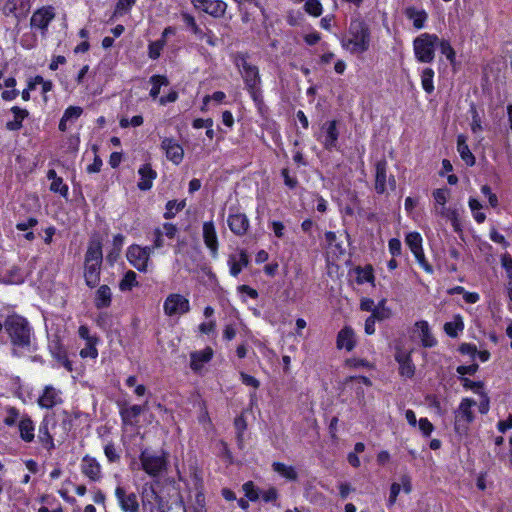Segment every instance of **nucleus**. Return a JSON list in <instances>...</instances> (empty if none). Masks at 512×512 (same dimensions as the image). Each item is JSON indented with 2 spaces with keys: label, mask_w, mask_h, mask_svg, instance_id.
Returning <instances> with one entry per match:
<instances>
[{
  "label": "nucleus",
  "mask_w": 512,
  "mask_h": 512,
  "mask_svg": "<svg viewBox=\"0 0 512 512\" xmlns=\"http://www.w3.org/2000/svg\"><path fill=\"white\" fill-rule=\"evenodd\" d=\"M143 124V117L141 115L133 116L131 119L122 118L120 120V126L122 128H127L129 126L138 127Z\"/></svg>",
  "instance_id": "nucleus-56"
},
{
  "label": "nucleus",
  "mask_w": 512,
  "mask_h": 512,
  "mask_svg": "<svg viewBox=\"0 0 512 512\" xmlns=\"http://www.w3.org/2000/svg\"><path fill=\"white\" fill-rule=\"evenodd\" d=\"M462 383H463V387L467 390H471L478 395H481L484 393L483 384L481 382H475L468 378H463Z\"/></svg>",
  "instance_id": "nucleus-54"
},
{
  "label": "nucleus",
  "mask_w": 512,
  "mask_h": 512,
  "mask_svg": "<svg viewBox=\"0 0 512 512\" xmlns=\"http://www.w3.org/2000/svg\"><path fill=\"white\" fill-rule=\"evenodd\" d=\"M30 8V0H7L3 7V13L6 16L12 15L17 21H20L27 16Z\"/></svg>",
  "instance_id": "nucleus-14"
},
{
  "label": "nucleus",
  "mask_w": 512,
  "mask_h": 512,
  "mask_svg": "<svg viewBox=\"0 0 512 512\" xmlns=\"http://www.w3.org/2000/svg\"><path fill=\"white\" fill-rule=\"evenodd\" d=\"M212 356L213 350L210 347H206L201 351L191 353V369L194 371H199L204 366L205 363L211 360Z\"/></svg>",
  "instance_id": "nucleus-27"
},
{
  "label": "nucleus",
  "mask_w": 512,
  "mask_h": 512,
  "mask_svg": "<svg viewBox=\"0 0 512 512\" xmlns=\"http://www.w3.org/2000/svg\"><path fill=\"white\" fill-rule=\"evenodd\" d=\"M226 9L227 4L222 0H209V2L202 8L205 13L215 18L224 16Z\"/></svg>",
  "instance_id": "nucleus-35"
},
{
  "label": "nucleus",
  "mask_w": 512,
  "mask_h": 512,
  "mask_svg": "<svg viewBox=\"0 0 512 512\" xmlns=\"http://www.w3.org/2000/svg\"><path fill=\"white\" fill-rule=\"evenodd\" d=\"M464 329V323L460 315H455L453 320L445 323L444 331L450 337H456L458 332Z\"/></svg>",
  "instance_id": "nucleus-38"
},
{
  "label": "nucleus",
  "mask_w": 512,
  "mask_h": 512,
  "mask_svg": "<svg viewBox=\"0 0 512 512\" xmlns=\"http://www.w3.org/2000/svg\"><path fill=\"white\" fill-rule=\"evenodd\" d=\"M47 177L51 180L50 190L54 193H59L63 197L68 195V186L63 182L61 177H58L56 171L51 169L47 173Z\"/></svg>",
  "instance_id": "nucleus-34"
},
{
  "label": "nucleus",
  "mask_w": 512,
  "mask_h": 512,
  "mask_svg": "<svg viewBox=\"0 0 512 512\" xmlns=\"http://www.w3.org/2000/svg\"><path fill=\"white\" fill-rule=\"evenodd\" d=\"M55 14L52 7H43L35 11L31 17V27L45 31Z\"/></svg>",
  "instance_id": "nucleus-17"
},
{
  "label": "nucleus",
  "mask_w": 512,
  "mask_h": 512,
  "mask_svg": "<svg viewBox=\"0 0 512 512\" xmlns=\"http://www.w3.org/2000/svg\"><path fill=\"white\" fill-rule=\"evenodd\" d=\"M271 228L274 233V235L277 238H283L285 236V226L280 221H272L271 222Z\"/></svg>",
  "instance_id": "nucleus-64"
},
{
  "label": "nucleus",
  "mask_w": 512,
  "mask_h": 512,
  "mask_svg": "<svg viewBox=\"0 0 512 512\" xmlns=\"http://www.w3.org/2000/svg\"><path fill=\"white\" fill-rule=\"evenodd\" d=\"M355 346L354 332L349 327H344L337 336V348L351 351Z\"/></svg>",
  "instance_id": "nucleus-31"
},
{
  "label": "nucleus",
  "mask_w": 512,
  "mask_h": 512,
  "mask_svg": "<svg viewBox=\"0 0 512 512\" xmlns=\"http://www.w3.org/2000/svg\"><path fill=\"white\" fill-rule=\"evenodd\" d=\"M342 47L351 54H362L370 46V30L367 24L360 20H352L347 35L341 41Z\"/></svg>",
  "instance_id": "nucleus-2"
},
{
  "label": "nucleus",
  "mask_w": 512,
  "mask_h": 512,
  "mask_svg": "<svg viewBox=\"0 0 512 512\" xmlns=\"http://www.w3.org/2000/svg\"><path fill=\"white\" fill-rule=\"evenodd\" d=\"M243 491L245 493V496L251 501H256L260 497L257 489L255 488L253 482L251 481L246 482L243 485Z\"/></svg>",
  "instance_id": "nucleus-55"
},
{
  "label": "nucleus",
  "mask_w": 512,
  "mask_h": 512,
  "mask_svg": "<svg viewBox=\"0 0 512 512\" xmlns=\"http://www.w3.org/2000/svg\"><path fill=\"white\" fill-rule=\"evenodd\" d=\"M96 343L97 341L86 342V346L80 351V356L82 358H97L98 350L96 348Z\"/></svg>",
  "instance_id": "nucleus-51"
},
{
  "label": "nucleus",
  "mask_w": 512,
  "mask_h": 512,
  "mask_svg": "<svg viewBox=\"0 0 512 512\" xmlns=\"http://www.w3.org/2000/svg\"><path fill=\"white\" fill-rule=\"evenodd\" d=\"M18 429L20 433V438L27 443H30L35 438V425L32 419L28 415H22L19 423Z\"/></svg>",
  "instance_id": "nucleus-23"
},
{
  "label": "nucleus",
  "mask_w": 512,
  "mask_h": 512,
  "mask_svg": "<svg viewBox=\"0 0 512 512\" xmlns=\"http://www.w3.org/2000/svg\"><path fill=\"white\" fill-rule=\"evenodd\" d=\"M185 206V202H177V201H169L166 205V212L164 217L166 219L172 218L175 215V212L182 210Z\"/></svg>",
  "instance_id": "nucleus-53"
},
{
  "label": "nucleus",
  "mask_w": 512,
  "mask_h": 512,
  "mask_svg": "<svg viewBox=\"0 0 512 512\" xmlns=\"http://www.w3.org/2000/svg\"><path fill=\"white\" fill-rule=\"evenodd\" d=\"M102 260L101 241L97 238H92L89 241L84 262V279L86 284L91 288L97 286L100 281Z\"/></svg>",
  "instance_id": "nucleus-3"
},
{
  "label": "nucleus",
  "mask_w": 512,
  "mask_h": 512,
  "mask_svg": "<svg viewBox=\"0 0 512 512\" xmlns=\"http://www.w3.org/2000/svg\"><path fill=\"white\" fill-rule=\"evenodd\" d=\"M81 472L85 475L90 481L98 482L102 478V468L100 463L89 455H85L81 461Z\"/></svg>",
  "instance_id": "nucleus-15"
},
{
  "label": "nucleus",
  "mask_w": 512,
  "mask_h": 512,
  "mask_svg": "<svg viewBox=\"0 0 512 512\" xmlns=\"http://www.w3.org/2000/svg\"><path fill=\"white\" fill-rule=\"evenodd\" d=\"M234 427L236 430V438L240 448L243 447L244 433L247 429V422L243 415H240L234 420Z\"/></svg>",
  "instance_id": "nucleus-43"
},
{
  "label": "nucleus",
  "mask_w": 512,
  "mask_h": 512,
  "mask_svg": "<svg viewBox=\"0 0 512 512\" xmlns=\"http://www.w3.org/2000/svg\"><path fill=\"white\" fill-rule=\"evenodd\" d=\"M325 240L328 245V253L333 254L336 258L344 255L345 248L341 241L338 240L336 234L332 231L325 233Z\"/></svg>",
  "instance_id": "nucleus-33"
},
{
  "label": "nucleus",
  "mask_w": 512,
  "mask_h": 512,
  "mask_svg": "<svg viewBox=\"0 0 512 512\" xmlns=\"http://www.w3.org/2000/svg\"><path fill=\"white\" fill-rule=\"evenodd\" d=\"M140 181L138 182V188L146 191L151 189L154 179L157 177V173L152 169L150 164H144L139 168Z\"/></svg>",
  "instance_id": "nucleus-24"
},
{
  "label": "nucleus",
  "mask_w": 512,
  "mask_h": 512,
  "mask_svg": "<svg viewBox=\"0 0 512 512\" xmlns=\"http://www.w3.org/2000/svg\"><path fill=\"white\" fill-rule=\"evenodd\" d=\"M227 223L230 230L238 236L245 235L249 228V220L246 215L242 213L229 215Z\"/></svg>",
  "instance_id": "nucleus-21"
},
{
  "label": "nucleus",
  "mask_w": 512,
  "mask_h": 512,
  "mask_svg": "<svg viewBox=\"0 0 512 512\" xmlns=\"http://www.w3.org/2000/svg\"><path fill=\"white\" fill-rule=\"evenodd\" d=\"M386 300H381L371 314L376 320H385L391 316V310L385 306Z\"/></svg>",
  "instance_id": "nucleus-49"
},
{
  "label": "nucleus",
  "mask_w": 512,
  "mask_h": 512,
  "mask_svg": "<svg viewBox=\"0 0 512 512\" xmlns=\"http://www.w3.org/2000/svg\"><path fill=\"white\" fill-rule=\"evenodd\" d=\"M164 313L167 316L183 315L190 310L189 300L178 293L167 296L163 304Z\"/></svg>",
  "instance_id": "nucleus-11"
},
{
  "label": "nucleus",
  "mask_w": 512,
  "mask_h": 512,
  "mask_svg": "<svg viewBox=\"0 0 512 512\" xmlns=\"http://www.w3.org/2000/svg\"><path fill=\"white\" fill-rule=\"evenodd\" d=\"M501 265L505 269L509 281H512V258L509 254L502 255Z\"/></svg>",
  "instance_id": "nucleus-59"
},
{
  "label": "nucleus",
  "mask_w": 512,
  "mask_h": 512,
  "mask_svg": "<svg viewBox=\"0 0 512 512\" xmlns=\"http://www.w3.org/2000/svg\"><path fill=\"white\" fill-rule=\"evenodd\" d=\"M387 186L391 190L396 189V179L393 175H387V162L382 159L375 164V191L383 194L387 191Z\"/></svg>",
  "instance_id": "nucleus-10"
},
{
  "label": "nucleus",
  "mask_w": 512,
  "mask_h": 512,
  "mask_svg": "<svg viewBox=\"0 0 512 512\" xmlns=\"http://www.w3.org/2000/svg\"><path fill=\"white\" fill-rule=\"evenodd\" d=\"M83 113V109L79 106H69L60 119L59 130L64 132L70 124H73Z\"/></svg>",
  "instance_id": "nucleus-28"
},
{
  "label": "nucleus",
  "mask_w": 512,
  "mask_h": 512,
  "mask_svg": "<svg viewBox=\"0 0 512 512\" xmlns=\"http://www.w3.org/2000/svg\"><path fill=\"white\" fill-rule=\"evenodd\" d=\"M161 149L165 152L168 160L178 165L184 157L182 146L173 138H164L161 142Z\"/></svg>",
  "instance_id": "nucleus-16"
},
{
  "label": "nucleus",
  "mask_w": 512,
  "mask_h": 512,
  "mask_svg": "<svg viewBox=\"0 0 512 512\" xmlns=\"http://www.w3.org/2000/svg\"><path fill=\"white\" fill-rule=\"evenodd\" d=\"M325 132L324 139L322 141L324 147L328 150L336 147L338 140V131L336 126V121H329L325 123L322 127Z\"/></svg>",
  "instance_id": "nucleus-25"
},
{
  "label": "nucleus",
  "mask_w": 512,
  "mask_h": 512,
  "mask_svg": "<svg viewBox=\"0 0 512 512\" xmlns=\"http://www.w3.org/2000/svg\"><path fill=\"white\" fill-rule=\"evenodd\" d=\"M356 274H357L356 281L358 284L372 282L374 279L373 270H372L371 266H366L364 268H361V267L356 268Z\"/></svg>",
  "instance_id": "nucleus-46"
},
{
  "label": "nucleus",
  "mask_w": 512,
  "mask_h": 512,
  "mask_svg": "<svg viewBox=\"0 0 512 512\" xmlns=\"http://www.w3.org/2000/svg\"><path fill=\"white\" fill-rule=\"evenodd\" d=\"M346 366L350 367V368H371L372 365L364 360V359H359V358H351V359H347L346 362H345Z\"/></svg>",
  "instance_id": "nucleus-58"
},
{
  "label": "nucleus",
  "mask_w": 512,
  "mask_h": 512,
  "mask_svg": "<svg viewBox=\"0 0 512 512\" xmlns=\"http://www.w3.org/2000/svg\"><path fill=\"white\" fill-rule=\"evenodd\" d=\"M203 240L206 247L210 250L213 257L218 253V237L215 225L212 221L203 223Z\"/></svg>",
  "instance_id": "nucleus-18"
},
{
  "label": "nucleus",
  "mask_w": 512,
  "mask_h": 512,
  "mask_svg": "<svg viewBox=\"0 0 512 512\" xmlns=\"http://www.w3.org/2000/svg\"><path fill=\"white\" fill-rule=\"evenodd\" d=\"M150 82L152 84V88L149 94L153 99L158 97L162 86H167L169 84L168 79L163 75H153L150 78Z\"/></svg>",
  "instance_id": "nucleus-41"
},
{
  "label": "nucleus",
  "mask_w": 512,
  "mask_h": 512,
  "mask_svg": "<svg viewBox=\"0 0 512 512\" xmlns=\"http://www.w3.org/2000/svg\"><path fill=\"white\" fill-rule=\"evenodd\" d=\"M235 65L240 71L244 80L246 89L253 88L254 86H260L261 78L257 66L252 65L246 55L237 54L235 56Z\"/></svg>",
  "instance_id": "nucleus-9"
},
{
  "label": "nucleus",
  "mask_w": 512,
  "mask_h": 512,
  "mask_svg": "<svg viewBox=\"0 0 512 512\" xmlns=\"http://www.w3.org/2000/svg\"><path fill=\"white\" fill-rule=\"evenodd\" d=\"M104 453L109 462H116L120 458L119 454L116 451L114 444H111V443L107 444L104 447Z\"/></svg>",
  "instance_id": "nucleus-61"
},
{
  "label": "nucleus",
  "mask_w": 512,
  "mask_h": 512,
  "mask_svg": "<svg viewBox=\"0 0 512 512\" xmlns=\"http://www.w3.org/2000/svg\"><path fill=\"white\" fill-rule=\"evenodd\" d=\"M434 71L432 68H424L421 72V86L423 88V90L428 93V94H431L433 91H434V83H433V79H434Z\"/></svg>",
  "instance_id": "nucleus-39"
},
{
  "label": "nucleus",
  "mask_w": 512,
  "mask_h": 512,
  "mask_svg": "<svg viewBox=\"0 0 512 512\" xmlns=\"http://www.w3.org/2000/svg\"><path fill=\"white\" fill-rule=\"evenodd\" d=\"M183 21L190 28L191 32L198 38L203 40L204 31L196 24L195 18L190 14L182 15Z\"/></svg>",
  "instance_id": "nucleus-45"
},
{
  "label": "nucleus",
  "mask_w": 512,
  "mask_h": 512,
  "mask_svg": "<svg viewBox=\"0 0 512 512\" xmlns=\"http://www.w3.org/2000/svg\"><path fill=\"white\" fill-rule=\"evenodd\" d=\"M112 303V291L108 285H101L95 292L94 305L97 309L108 308Z\"/></svg>",
  "instance_id": "nucleus-26"
},
{
  "label": "nucleus",
  "mask_w": 512,
  "mask_h": 512,
  "mask_svg": "<svg viewBox=\"0 0 512 512\" xmlns=\"http://www.w3.org/2000/svg\"><path fill=\"white\" fill-rule=\"evenodd\" d=\"M4 412H5V415L3 418V423L6 426L11 427V426H14L17 423H19V420L22 415H20V412L18 409H16L15 407H6Z\"/></svg>",
  "instance_id": "nucleus-44"
},
{
  "label": "nucleus",
  "mask_w": 512,
  "mask_h": 512,
  "mask_svg": "<svg viewBox=\"0 0 512 512\" xmlns=\"http://www.w3.org/2000/svg\"><path fill=\"white\" fill-rule=\"evenodd\" d=\"M395 359L399 363V373L401 376L411 378L415 373V366L411 360V353L398 349Z\"/></svg>",
  "instance_id": "nucleus-19"
},
{
  "label": "nucleus",
  "mask_w": 512,
  "mask_h": 512,
  "mask_svg": "<svg viewBox=\"0 0 512 512\" xmlns=\"http://www.w3.org/2000/svg\"><path fill=\"white\" fill-rule=\"evenodd\" d=\"M457 151L466 165L473 166L475 164V157L467 145V137L462 134L457 137Z\"/></svg>",
  "instance_id": "nucleus-32"
},
{
  "label": "nucleus",
  "mask_w": 512,
  "mask_h": 512,
  "mask_svg": "<svg viewBox=\"0 0 512 512\" xmlns=\"http://www.w3.org/2000/svg\"><path fill=\"white\" fill-rule=\"evenodd\" d=\"M144 408L140 405H132L126 408H123L120 412L122 420L125 423H131L133 419L137 418L142 412Z\"/></svg>",
  "instance_id": "nucleus-42"
},
{
  "label": "nucleus",
  "mask_w": 512,
  "mask_h": 512,
  "mask_svg": "<svg viewBox=\"0 0 512 512\" xmlns=\"http://www.w3.org/2000/svg\"><path fill=\"white\" fill-rule=\"evenodd\" d=\"M388 248H389V252L393 255V256H398L401 254V248H402V245H401V241L397 238H392L389 240V243H388Z\"/></svg>",
  "instance_id": "nucleus-63"
},
{
  "label": "nucleus",
  "mask_w": 512,
  "mask_h": 512,
  "mask_svg": "<svg viewBox=\"0 0 512 512\" xmlns=\"http://www.w3.org/2000/svg\"><path fill=\"white\" fill-rule=\"evenodd\" d=\"M404 15L413 23L416 30H421L425 27L428 20V14L424 9H418L414 6H408L404 9Z\"/></svg>",
  "instance_id": "nucleus-20"
},
{
  "label": "nucleus",
  "mask_w": 512,
  "mask_h": 512,
  "mask_svg": "<svg viewBox=\"0 0 512 512\" xmlns=\"http://www.w3.org/2000/svg\"><path fill=\"white\" fill-rule=\"evenodd\" d=\"M71 429V422L64 418L59 424H56L52 417H44L38 430L39 442L48 450L55 448L54 438L64 441Z\"/></svg>",
  "instance_id": "nucleus-4"
},
{
  "label": "nucleus",
  "mask_w": 512,
  "mask_h": 512,
  "mask_svg": "<svg viewBox=\"0 0 512 512\" xmlns=\"http://www.w3.org/2000/svg\"><path fill=\"white\" fill-rule=\"evenodd\" d=\"M405 242L410 248L411 252L422 248V237L418 232H410L407 234Z\"/></svg>",
  "instance_id": "nucleus-47"
},
{
  "label": "nucleus",
  "mask_w": 512,
  "mask_h": 512,
  "mask_svg": "<svg viewBox=\"0 0 512 512\" xmlns=\"http://www.w3.org/2000/svg\"><path fill=\"white\" fill-rule=\"evenodd\" d=\"M440 47L441 53L446 56L447 60H449L450 63H454L456 59V53L451 46L450 42L445 39H439L438 45Z\"/></svg>",
  "instance_id": "nucleus-48"
},
{
  "label": "nucleus",
  "mask_w": 512,
  "mask_h": 512,
  "mask_svg": "<svg viewBox=\"0 0 512 512\" xmlns=\"http://www.w3.org/2000/svg\"><path fill=\"white\" fill-rule=\"evenodd\" d=\"M141 468L150 477H158L166 471L167 453L159 450L144 449L139 456Z\"/></svg>",
  "instance_id": "nucleus-6"
},
{
  "label": "nucleus",
  "mask_w": 512,
  "mask_h": 512,
  "mask_svg": "<svg viewBox=\"0 0 512 512\" xmlns=\"http://www.w3.org/2000/svg\"><path fill=\"white\" fill-rule=\"evenodd\" d=\"M4 328L12 344V354L22 357L34 350L33 329L26 318L18 315H9L4 322Z\"/></svg>",
  "instance_id": "nucleus-1"
},
{
  "label": "nucleus",
  "mask_w": 512,
  "mask_h": 512,
  "mask_svg": "<svg viewBox=\"0 0 512 512\" xmlns=\"http://www.w3.org/2000/svg\"><path fill=\"white\" fill-rule=\"evenodd\" d=\"M439 42L436 34L421 33L412 42L414 57L419 63H432L435 59V51Z\"/></svg>",
  "instance_id": "nucleus-5"
},
{
  "label": "nucleus",
  "mask_w": 512,
  "mask_h": 512,
  "mask_svg": "<svg viewBox=\"0 0 512 512\" xmlns=\"http://www.w3.org/2000/svg\"><path fill=\"white\" fill-rule=\"evenodd\" d=\"M249 264L248 255L245 251H241L238 257L232 255L229 257L228 265L230 274L234 277L238 276L244 267Z\"/></svg>",
  "instance_id": "nucleus-29"
},
{
  "label": "nucleus",
  "mask_w": 512,
  "mask_h": 512,
  "mask_svg": "<svg viewBox=\"0 0 512 512\" xmlns=\"http://www.w3.org/2000/svg\"><path fill=\"white\" fill-rule=\"evenodd\" d=\"M165 46V40H158L149 44L148 55L151 59H157Z\"/></svg>",
  "instance_id": "nucleus-52"
},
{
  "label": "nucleus",
  "mask_w": 512,
  "mask_h": 512,
  "mask_svg": "<svg viewBox=\"0 0 512 512\" xmlns=\"http://www.w3.org/2000/svg\"><path fill=\"white\" fill-rule=\"evenodd\" d=\"M12 113L14 114V120L6 123V128L10 131H17L22 127V121L28 116V111L26 109H22L18 106H13L11 108Z\"/></svg>",
  "instance_id": "nucleus-36"
},
{
  "label": "nucleus",
  "mask_w": 512,
  "mask_h": 512,
  "mask_svg": "<svg viewBox=\"0 0 512 512\" xmlns=\"http://www.w3.org/2000/svg\"><path fill=\"white\" fill-rule=\"evenodd\" d=\"M450 195V190L447 188H438L433 191V210L436 215L440 216L441 214H444V212L449 208L446 206V203L450 198Z\"/></svg>",
  "instance_id": "nucleus-22"
},
{
  "label": "nucleus",
  "mask_w": 512,
  "mask_h": 512,
  "mask_svg": "<svg viewBox=\"0 0 512 512\" xmlns=\"http://www.w3.org/2000/svg\"><path fill=\"white\" fill-rule=\"evenodd\" d=\"M240 378L243 384L246 386H251L257 389L260 386V382L253 376L246 374L244 372L240 373Z\"/></svg>",
  "instance_id": "nucleus-62"
},
{
  "label": "nucleus",
  "mask_w": 512,
  "mask_h": 512,
  "mask_svg": "<svg viewBox=\"0 0 512 512\" xmlns=\"http://www.w3.org/2000/svg\"><path fill=\"white\" fill-rule=\"evenodd\" d=\"M137 275L134 271L129 270L125 273L122 280L119 283V289L121 291H130L133 287L138 286Z\"/></svg>",
  "instance_id": "nucleus-40"
},
{
  "label": "nucleus",
  "mask_w": 512,
  "mask_h": 512,
  "mask_svg": "<svg viewBox=\"0 0 512 512\" xmlns=\"http://www.w3.org/2000/svg\"><path fill=\"white\" fill-rule=\"evenodd\" d=\"M250 96L258 107L263 104V96L260 86H254L253 88H247Z\"/></svg>",
  "instance_id": "nucleus-60"
},
{
  "label": "nucleus",
  "mask_w": 512,
  "mask_h": 512,
  "mask_svg": "<svg viewBox=\"0 0 512 512\" xmlns=\"http://www.w3.org/2000/svg\"><path fill=\"white\" fill-rule=\"evenodd\" d=\"M476 401L471 398H463L454 412V429L459 435H466L470 424L474 420L473 407Z\"/></svg>",
  "instance_id": "nucleus-7"
},
{
  "label": "nucleus",
  "mask_w": 512,
  "mask_h": 512,
  "mask_svg": "<svg viewBox=\"0 0 512 512\" xmlns=\"http://www.w3.org/2000/svg\"><path fill=\"white\" fill-rule=\"evenodd\" d=\"M153 254V248L146 246L142 247L133 244L128 247L126 257L128 262L140 272H147L150 257Z\"/></svg>",
  "instance_id": "nucleus-8"
},
{
  "label": "nucleus",
  "mask_w": 512,
  "mask_h": 512,
  "mask_svg": "<svg viewBox=\"0 0 512 512\" xmlns=\"http://www.w3.org/2000/svg\"><path fill=\"white\" fill-rule=\"evenodd\" d=\"M37 403L43 409H51L62 403V391L53 385H46L39 395Z\"/></svg>",
  "instance_id": "nucleus-13"
},
{
  "label": "nucleus",
  "mask_w": 512,
  "mask_h": 512,
  "mask_svg": "<svg viewBox=\"0 0 512 512\" xmlns=\"http://www.w3.org/2000/svg\"><path fill=\"white\" fill-rule=\"evenodd\" d=\"M272 468L274 472L289 481H296L298 479V473L293 466L281 462H274Z\"/></svg>",
  "instance_id": "nucleus-37"
},
{
  "label": "nucleus",
  "mask_w": 512,
  "mask_h": 512,
  "mask_svg": "<svg viewBox=\"0 0 512 512\" xmlns=\"http://www.w3.org/2000/svg\"><path fill=\"white\" fill-rule=\"evenodd\" d=\"M114 494L123 512H139L140 506L135 493L128 492L125 487L117 485Z\"/></svg>",
  "instance_id": "nucleus-12"
},
{
  "label": "nucleus",
  "mask_w": 512,
  "mask_h": 512,
  "mask_svg": "<svg viewBox=\"0 0 512 512\" xmlns=\"http://www.w3.org/2000/svg\"><path fill=\"white\" fill-rule=\"evenodd\" d=\"M418 424L423 436L429 437L432 434L434 426L427 418H420Z\"/></svg>",
  "instance_id": "nucleus-57"
},
{
  "label": "nucleus",
  "mask_w": 512,
  "mask_h": 512,
  "mask_svg": "<svg viewBox=\"0 0 512 512\" xmlns=\"http://www.w3.org/2000/svg\"><path fill=\"white\" fill-rule=\"evenodd\" d=\"M305 11L314 16L318 17L322 14L323 8L319 0H307L304 5Z\"/></svg>",
  "instance_id": "nucleus-50"
},
{
  "label": "nucleus",
  "mask_w": 512,
  "mask_h": 512,
  "mask_svg": "<svg viewBox=\"0 0 512 512\" xmlns=\"http://www.w3.org/2000/svg\"><path fill=\"white\" fill-rule=\"evenodd\" d=\"M417 330L419 331V337L421 343L424 347H433L437 344V340L431 333L429 324L427 321H418L415 324Z\"/></svg>",
  "instance_id": "nucleus-30"
}]
</instances>
